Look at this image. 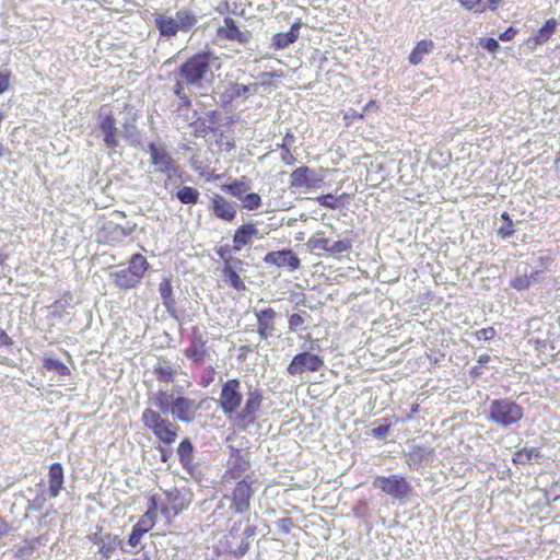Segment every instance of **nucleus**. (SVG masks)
I'll use <instances>...</instances> for the list:
<instances>
[{
  "label": "nucleus",
  "instance_id": "obj_1",
  "mask_svg": "<svg viewBox=\"0 0 560 560\" xmlns=\"http://www.w3.org/2000/svg\"><path fill=\"white\" fill-rule=\"evenodd\" d=\"M243 398L238 378H230L222 384L218 399L219 408L225 418L241 431H245L256 423L264 401V396L258 389L246 394L245 405L241 408Z\"/></svg>",
  "mask_w": 560,
  "mask_h": 560
},
{
  "label": "nucleus",
  "instance_id": "obj_2",
  "mask_svg": "<svg viewBox=\"0 0 560 560\" xmlns=\"http://www.w3.org/2000/svg\"><path fill=\"white\" fill-rule=\"evenodd\" d=\"M217 57L210 50H201L188 57L177 69V77L173 93L179 98L178 109H188L192 102L186 88L200 89L211 74V67Z\"/></svg>",
  "mask_w": 560,
  "mask_h": 560
},
{
  "label": "nucleus",
  "instance_id": "obj_3",
  "mask_svg": "<svg viewBox=\"0 0 560 560\" xmlns=\"http://www.w3.org/2000/svg\"><path fill=\"white\" fill-rule=\"evenodd\" d=\"M141 422L158 443L161 460L167 462L171 457V448L180 435V425L153 408H145L142 411Z\"/></svg>",
  "mask_w": 560,
  "mask_h": 560
},
{
  "label": "nucleus",
  "instance_id": "obj_4",
  "mask_svg": "<svg viewBox=\"0 0 560 560\" xmlns=\"http://www.w3.org/2000/svg\"><path fill=\"white\" fill-rule=\"evenodd\" d=\"M152 404L162 416L170 412L179 422L190 423L199 416L201 401L187 396L177 395L171 390H158L152 397Z\"/></svg>",
  "mask_w": 560,
  "mask_h": 560
},
{
  "label": "nucleus",
  "instance_id": "obj_5",
  "mask_svg": "<svg viewBox=\"0 0 560 560\" xmlns=\"http://www.w3.org/2000/svg\"><path fill=\"white\" fill-rule=\"evenodd\" d=\"M524 417V409L511 398L493 399L489 407L488 419L500 427H511Z\"/></svg>",
  "mask_w": 560,
  "mask_h": 560
},
{
  "label": "nucleus",
  "instance_id": "obj_6",
  "mask_svg": "<svg viewBox=\"0 0 560 560\" xmlns=\"http://www.w3.org/2000/svg\"><path fill=\"white\" fill-rule=\"evenodd\" d=\"M148 269L147 258L141 254H133L128 261V267L113 272L110 277L118 288L132 289L141 282Z\"/></svg>",
  "mask_w": 560,
  "mask_h": 560
},
{
  "label": "nucleus",
  "instance_id": "obj_7",
  "mask_svg": "<svg viewBox=\"0 0 560 560\" xmlns=\"http://www.w3.org/2000/svg\"><path fill=\"white\" fill-rule=\"evenodd\" d=\"M97 128L100 129L104 145L109 150H116L120 143V130L113 107L104 104L97 112Z\"/></svg>",
  "mask_w": 560,
  "mask_h": 560
},
{
  "label": "nucleus",
  "instance_id": "obj_8",
  "mask_svg": "<svg viewBox=\"0 0 560 560\" xmlns=\"http://www.w3.org/2000/svg\"><path fill=\"white\" fill-rule=\"evenodd\" d=\"M373 487L396 500H406L413 491L411 483L402 475L376 476Z\"/></svg>",
  "mask_w": 560,
  "mask_h": 560
},
{
  "label": "nucleus",
  "instance_id": "obj_9",
  "mask_svg": "<svg viewBox=\"0 0 560 560\" xmlns=\"http://www.w3.org/2000/svg\"><path fill=\"white\" fill-rule=\"evenodd\" d=\"M252 468L250 456L248 452L232 447L226 462V468L222 476L223 482L241 480L246 476H254V472L247 474Z\"/></svg>",
  "mask_w": 560,
  "mask_h": 560
},
{
  "label": "nucleus",
  "instance_id": "obj_10",
  "mask_svg": "<svg viewBox=\"0 0 560 560\" xmlns=\"http://www.w3.org/2000/svg\"><path fill=\"white\" fill-rule=\"evenodd\" d=\"M158 499L160 500L159 511L167 523H171L190 504V498L177 488L164 491L163 497Z\"/></svg>",
  "mask_w": 560,
  "mask_h": 560
},
{
  "label": "nucleus",
  "instance_id": "obj_11",
  "mask_svg": "<svg viewBox=\"0 0 560 560\" xmlns=\"http://www.w3.org/2000/svg\"><path fill=\"white\" fill-rule=\"evenodd\" d=\"M254 483L255 480L252 476H246L245 478L236 481L228 497L231 501L230 509L234 513L243 514L250 509V502L255 494V489L253 487Z\"/></svg>",
  "mask_w": 560,
  "mask_h": 560
},
{
  "label": "nucleus",
  "instance_id": "obj_12",
  "mask_svg": "<svg viewBox=\"0 0 560 560\" xmlns=\"http://www.w3.org/2000/svg\"><path fill=\"white\" fill-rule=\"evenodd\" d=\"M306 246L311 252L324 250L328 254L336 255L349 252L352 247V243L349 238L331 242V240L325 235V232L317 231L307 240Z\"/></svg>",
  "mask_w": 560,
  "mask_h": 560
},
{
  "label": "nucleus",
  "instance_id": "obj_13",
  "mask_svg": "<svg viewBox=\"0 0 560 560\" xmlns=\"http://www.w3.org/2000/svg\"><path fill=\"white\" fill-rule=\"evenodd\" d=\"M218 256L223 260L224 266L222 269V275L225 281L229 282V284L235 289L236 291H245L246 284L244 280L238 276L234 267L232 266V262H234L235 267L242 268L243 261L241 259L233 260L231 257V249L229 245L220 246L217 249Z\"/></svg>",
  "mask_w": 560,
  "mask_h": 560
},
{
  "label": "nucleus",
  "instance_id": "obj_14",
  "mask_svg": "<svg viewBox=\"0 0 560 560\" xmlns=\"http://www.w3.org/2000/svg\"><path fill=\"white\" fill-rule=\"evenodd\" d=\"M324 185V177L308 166H300L291 173L290 186L298 189H316Z\"/></svg>",
  "mask_w": 560,
  "mask_h": 560
},
{
  "label": "nucleus",
  "instance_id": "obj_15",
  "mask_svg": "<svg viewBox=\"0 0 560 560\" xmlns=\"http://www.w3.org/2000/svg\"><path fill=\"white\" fill-rule=\"evenodd\" d=\"M324 365V360L311 352H301L293 357L287 371L290 375H300L305 372H317Z\"/></svg>",
  "mask_w": 560,
  "mask_h": 560
},
{
  "label": "nucleus",
  "instance_id": "obj_16",
  "mask_svg": "<svg viewBox=\"0 0 560 560\" xmlns=\"http://www.w3.org/2000/svg\"><path fill=\"white\" fill-rule=\"evenodd\" d=\"M209 209L217 219L229 223L233 222L237 215V203L220 194L212 195Z\"/></svg>",
  "mask_w": 560,
  "mask_h": 560
},
{
  "label": "nucleus",
  "instance_id": "obj_17",
  "mask_svg": "<svg viewBox=\"0 0 560 560\" xmlns=\"http://www.w3.org/2000/svg\"><path fill=\"white\" fill-rule=\"evenodd\" d=\"M255 238H260L259 230L257 224L254 222H246L241 224L233 234L232 238V247H230L232 252H241L244 248H249Z\"/></svg>",
  "mask_w": 560,
  "mask_h": 560
},
{
  "label": "nucleus",
  "instance_id": "obj_18",
  "mask_svg": "<svg viewBox=\"0 0 560 560\" xmlns=\"http://www.w3.org/2000/svg\"><path fill=\"white\" fill-rule=\"evenodd\" d=\"M208 341L198 328L192 329V338L184 355L195 363H202L209 355Z\"/></svg>",
  "mask_w": 560,
  "mask_h": 560
},
{
  "label": "nucleus",
  "instance_id": "obj_19",
  "mask_svg": "<svg viewBox=\"0 0 560 560\" xmlns=\"http://www.w3.org/2000/svg\"><path fill=\"white\" fill-rule=\"evenodd\" d=\"M264 261L267 265H273L279 268L288 267L290 270H296L301 266V260L292 249H282L269 252L265 255Z\"/></svg>",
  "mask_w": 560,
  "mask_h": 560
},
{
  "label": "nucleus",
  "instance_id": "obj_20",
  "mask_svg": "<svg viewBox=\"0 0 560 560\" xmlns=\"http://www.w3.org/2000/svg\"><path fill=\"white\" fill-rule=\"evenodd\" d=\"M152 164L159 167L161 173L171 174L177 171L176 163L165 148L154 143L149 144Z\"/></svg>",
  "mask_w": 560,
  "mask_h": 560
},
{
  "label": "nucleus",
  "instance_id": "obj_21",
  "mask_svg": "<svg viewBox=\"0 0 560 560\" xmlns=\"http://www.w3.org/2000/svg\"><path fill=\"white\" fill-rule=\"evenodd\" d=\"M160 500L156 495H150L148 498V510L145 513L139 518V521L133 526L135 529L139 530L142 534L149 533L156 523L158 511H159Z\"/></svg>",
  "mask_w": 560,
  "mask_h": 560
},
{
  "label": "nucleus",
  "instance_id": "obj_22",
  "mask_svg": "<svg viewBox=\"0 0 560 560\" xmlns=\"http://www.w3.org/2000/svg\"><path fill=\"white\" fill-rule=\"evenodd\" d=\"M255 315L257 319V332L259 337L262 339L271 337L276 330V311L271 307H268L256 312Z\"/></svg>",
  "mask_w": 560,
  "mask_h": 560
},
{
  "label": "nucleus",
  "instance_id": "obj_23",
  "mask_svg": "<svg viewBox=\"0 0 560 560\" xmlns=\"http://www.w3.org/2000/svg\"><path fill=\"white\" fill-rule=\"evenodd\" d=\"M65 485V470L60 463H52L48 467V495L57 498Z\"/></svg>",
  "mask_w": 560,
  "mask_h": 560
},
{
  "label": "nucleus",
  "instance_id": "obj_24",
  "mask_svg": "<svg viewBox=\"0 0 560 560\" xmlns=\"http://www.w3.org/2000/svg\"><path fill=\"white\" fill-rule=\"evenodd\" d=\"M218 35L228 40H236L240 44H246L249 39V35L241 32L235 21L230 16L224 19V26L219 27Z\"/></svg>",
  "mask_w": 560,
  "mask_h": 560
},
{
  "label": "nucleus",
  "instance_id": "obj_25",
  "mask_svg": "<svg viewBox=\"0 0 560 560\" xmlns=\"http://www.w3.org/2000/svg\"><path fill=\"white\" fill-rule=\"evenodd\" d=\"M154 23L161 36L174 37L179 32L176 18L173 19L172 16L156 13L154 15Z\"/></svg>",
  "mask_w": 560,
  "mask_h": 560
},
{
  "label": "nucleus",
  "instance_id": "obj_26",
  "mask_svg": "<svg viewBox=\"0 0 560 560\" xmlns=\"http://www.w3.org/2000/svg\"><path fill=\"white\" fill-rule=\"evenodd\" d=\"M176 453L184 469L190 470L195 458V448L189 438H184L177 445Z\"/></svg>",
  "mask_w": 560,
  "mask_h": 560
},
{
  "label": "nucleus",
  "instance_id": "obj_27",
  "mask_svg": "<svg viewBox=\"0 0 560 560\" xmlns=\"http://www.w3.org/2000/svg\"><path fill=\"white\" fill-rule=\"evenodd\" d=\"M557 28V21L555 19H549L545 22V24L537 31L535 36L527 39L528 44H533V46H540L547 43L551 36L555 34Z\"/></svg>",
  "mask_w": 560,
  "mask_h": 560
},
{
  "label": "nucleus",
  "instance_id": "obj_28",
  "mask_svg": "<svg viewBox=\"0 0 560 560\" xmlns=\"http://www.w3.org/2000/svg\"><path fill=\"white\" fill-rule=\"evenodd\" d=\"M433 49L434 43L431 39H421L409 54L408 61L410 65L417 66L422 62L424 55L430 54Z\"/></svg>",
  "mask_w": 560,
  "mask_h": 560
},
{
  "label": "nucleus",
  "instance_id": "obj_29",
  "mask_svg": "<svg viewBox=\"0 0 560 560\" xmlns=\"http://www.w3.org/2000/svg\"><path fill=\"white\" fill-rule=\"evenodd\" d=\"M249 179L246 176H242L238 179H234L231 183L222 185V189L231 196L242 199L243 195L249 190Z\"/></svg>",
  "mask_w": 560,
  "mask_h": 560
},
{
  "label": "nucleus",
  "instance_id": "obj_30",
  "mask_svg": "<svg viewBox=\"0 0 560 560\" xmlns=\"http://www.w3.org/2000/svg\"><path fill=\"white\" fill-rule=\"evenodd\" d=\"M541 456L540 451L536 447H523L513 454L512 463L514 465L533 464L534 460Z\"/></svg>",
  "mask_w": 560,
  "mask_h": 560
},
{
  "label": "nucleus",
  "instance_id": "obj_31",
  "mask_svg": "<svg viewBox=\"0 0 560 560\" xmlns=\"http://www.w3.org/2000/svg\"><path fill=\"white\" fill-rule=\"evenodd\" d=\"M176 20L180 32H189L198 23L197 15L188 9L177 11Z\"/></svg>",
  "mask_w": 560,
  "mask_h": 560
},
{
  "label": "nucleus",
  "instance_id": "obj_32",
  "mask_svg": "<svg viewBox=\"0 0 560 560\" xmlns=\"http://www.w3.org/2000/svg\"><path fill=\"white\" fill-rule=\"evenodd\" d=\"M153 373L159 382L166 384L173 383L177 374L176 370L164 360L154 365Z\"/></svg>",
  "mask_w": 560,
  "mask_h": 560
},
{
  "label": "nucleus",
  "instance_id": "obj_33",
  "mask_svg": "<svg viewBox=\"0 0 560 560\" xmlns=\"http://www.w3.org/2000/svg\"><path fill=\"white\" fill-rule=\"evenodd\" d=\"M299 25L294 24L287 33H277L272 37V45L276 49H283L293 44L298 39V34L294 32Z\"/></svg>",
  "mask_w": 560,
  "mask_h": 560
},
{
  "label": "nucleus",
  "instance_id": "obj_34",
  "mask_svg": "<svg viewBox=\"0 0 560 560\" xmlns=\"http://www.w3.org/2000/svg\"><path fill=\"white\" fill-rule=\"evenodd\" d=\"M159 292L161 294L163 305L170 311L175 304V300L173 296V285L170 278H164L160 282Z\"/></svg>",
  "mask_w": 560,
  "mask_h": 560
},
{
  "label": "nucleus",
  "instance_id": "obj_35",
  "mask_svg": "<svg viewBox=\"0 0 560 560\" xmlns=\"http://www.w3.org/2000/svg\"><path fill=\"white\" fill-rule=\"evenodd\" d=\"M176 196L182 203L196 205L199 201L200 192L194 187L183 186Z\"/></svg>",
  "mask_w": 560,
  "mask_h": 560
},
{
  "label": "nucleus",
  "instance_id": "obj_36",
  "mask_svg": "<svg viewBox=\"0 0 560 560\" xmlns=\"http://www.w3.org/2000/svg\"><path fill=\"white\" fill-rule=\"evenodd\" d=\"M135 228H124L119 224L108 223L104 226V230L107 232V238L112 241H116L122 237L129 236L133 232Z\"/></svg>",
  "mask_w": 560,
  "mask_h": 560
},
{
  "label": "nucleus",
  "instance_id": "obj_37",
  "mask_svg": "<svg viewBox=\"0 0 560 560\" xmlns=\"http://www.w3.org/2000/svg\"><path fill=\"white\" fill-rule=\"evenodd\" d=\"M43 365L48 371H55L60 376H69L70 369L61 361L52 358H45L43 361Z\"/></svg>",
  "mask_w": 560,
  "mask_h": 560
},
{
  "label": "nucleus",
  "instance_id": "obj_38",
  "mask_svg": "<svg viewBox=\"0 0 560 560\" xmlns=\"http://www.w3.org/2000/svg\"><path fill=\"white\" fill-rule=\"evenodd\" d=\"M243 208L247 210H256L261 206V198L256 192L246 194L242 197Z\"/></svg>",
  "mask_w": 560,
  "mask_h": 560
},
{
  "label": "nucleus",
  "instance_id": "obj_39",
  "mask_svg": "<svg viewBox=\"0 0 560 560\" xmlns=\"http://www.w3.org/2000/svg\"><path fill=\"white\" fill-rule=\"evenodd\" d=\"M532 284V277L527 275L517 276L511 280V287L517 291L526 290Z\"/></svg>",
  "mask_w": 560,
  "mask_h": 560
},
{
  "label": "nucleus",
  "instance_id": "obj_40",
  "mask_svg": "<svg viewBox=\"0 0 560 560\" xmlns=\"http://www.w3.org/2000/svg\"><path fill=\"white\" fill-rule=\"evenodd\" d=\"M288 323H289V330L291 332H296L298 330H300L303 327L305 319L301 314H292L289 317Z\"/></svg>",
  "mask_w": 560,
  "mask_h": 560
},
{
  "label": "nucleus",
  "instance_id": "obj_41",
  "mask_svg": "<svg viewBox=\"0 0 560 560\" xmlns=\"http://www.w3.org/2000/svg\"><path fill=\"white\" fill-rule=\"evenodd\" d=\"M343 121L347 127L351 126L357 120H362L364 118L363 113H359L354 109H349L343 114Z\"/></svg>",
  "mask_w": 560,
  "mask_h": 560
},
{
  "label": "nucleus",
  "instance_id": "obj_42",
  "mask_svg": "<svg viewBox=\"0 0 560 560\" xmlns=\"http://www.w3.org/2000/svg\"><path fill=\"white\" fill-rule=\"evenodd\" d=\"M317 201L320 206L325 208L336 209L338 207L336 198L332 194L322 195L317 197Z\"/></svg>",
  "mask_w": 560,
  "mask_h": 560
},
{
  "label": "nucleus",
  "instance_id": "obj_43",
  "mask_svg": "<svg viewBox=\"0 0 560 560\" xmlns=\"http://www.w3.org/2000/svg\"><path fill=\"white\" fill-rule=\"evenodd\" d=\"M459 3L467 10H475L476 12H485L486 7L481 5L482 0H458Z\"/></svg>",
  "mask_w": 560,
  "mask_h": 560
},
{
  "label": "nucleus",
  "instance_id": "obj_44",
  "mask_svg": "<svg viewBox=\"0 0 560 560\" xmlns=\"http://www.w3.org/2000/svg\"><path fill=\"white\" fill-rule=\"evenodd\" d=\"M39 542L40 541L38 538L28 540V541H26V544L23 547L19 548L18 553L20 556H30L34 552V550L39 545Z\"/></svg>",
  "mask_w": 560,
  "mask_h": 560
},
{
  "label": "nucleus",
  "instance_id": "obj_45",
  "mask_svg": "<svg viewBox=\"0 0 560 560\" xmlns=\"http://www.w3.org/2000/svg\"><path fill=\"white\" fill-rule=\"evenodd\" d=\"M11 71H0V95L9 91L11 86Z\"/></svg>",
  "mask_w": 560,
  "mask_h": 560
},
{
  "label": "nucleus",
  "instance_id": "obj_46",
  "mask_svg": "<svg viewBox=\"0 0 560 560\" xmlns=\"http://www.w3.org/2000/svg\"><path fill=\"white\" fill-rule=\"evenodd\" d=\"M495 329L493 327L481 328L475 332L478 340H492L495 337Z\"/></svg>",
  "mask_w": 560,
  "mask_h": 560
},
{
  "label": "nucleus",
  "instance_id": "obj_47",
  "mask_svg": "<svg viewBox=\"0 0 560 560\" xmlns=\"http://www.w3.org/2000/svg\"><path fill=\"white\" fill-rule=\"evenodd\" d=\"M383 421L386 423L380 424L372 430V434L375 438H384L388 434L390 430L392 423L388 421V419H383Z\"/></svg>",
  "mask_w": 560,
  "mask_h": 560
},
{
  "label": "nucleus",
  "instance_id": "obj_48",
  "mask_svg": "<svg viewBox=\"0 0 560 560\" xmlns=\"http://www.w3.org/2000/svg\"><path fill=\"white\" fill-rule=\"evenodd\" d=\"M215 371L212 366H209L201 375L200 385L203 387L209 386L214 381Z\"/></svg>",
  "mask_w": 560,
  "mask_h": 560
},
{
  "label": "nucleus",
  "instance_id": "obj_49",
  "mask_svg": "<svg viewBox=\"0 0 560 560\" xmlns=\"http://www.w3.org/2000/svg\"><path fill=\"white\" fill-rule=\"evenodd\" d=\"M479 45L491 52H495L499 49V43L494 38L480 39Z\"/></svg>",
  "mask_w": 560,
  "mask_h": 560
},
{
  "label": "nucleus",
  "instance_id": "obj_50",
  "mask_svg": "<svg viewBox=\"0 0 560 560\" xmlns=\"http://www.w3.org/2000/svg\"><path fill=\"white\" fill-rule=\"evenodd\" d=\"M117 537L114 538V540H116ZM116 549V545H115V541L113 542H107V544H103L101 547H100V553L103 555L104 558L108 559L110 558V556L113 555V552L115 551Z\"/></svg>",
  "mask_w": 560,
  "mask_h": 560
},
{
  "label": "nucleus",
  "instance_id": "obj_51",
  "mask_svg": "<svg viewBox=\"0 0 560 560\" xmlns=\"http://www.w3.org/2000/svg\"><path fill=\"white\" fill-rule=\"evenodd\" d=\"M144 536V534L140 533L139 530L135 529L132 527V530L129 535V538H128V545L131 546V547H137L140 541H141V538Z\"/></svg>",
  "mask_w": 560,
  "mask_h": 560
},
{
  "label": "nucleus",
  "instance_id": "obj_52",
  "mask_svg": "<svg viewBox=\"0 0 560 560\" xmlns=\"http://www.w3.org/2000/svg\"><path fill=\"white\" fill-rule=\"evenodd\" d=\"M516 35V30L512 26L508 27L503 33L499 35V39L503 42L512 40Z\"/></svg>",
  "mask_w": 560,
  "mask_h": 560
},
{
  "label": "nucleus",
  "instance_id": "obj_53",
  "mask_svg": "<svg viewBox=\"0 0 560 560\" xmlns=\"http://www.w3.org/2000/svg\"><path fill=\"white\" fill-rule=\"evenodd\" d=\"M514 232L515 231L513 229V221H510V223L506 226H501L498 231L499 235H501L503 238L512 236Z\"/></svg>",
  "mask_w": 560,
  "mask_h": 560
},
{
  "label": "nucleus",
  "instance_id": "obj_54",
  "mask_svg": "<svg viewBox=\"0 0 560 560\" xmlns=\"http://www.w3.org/2000/svg\"><path fill=\"white\" fill-rule=\"evenodd\" d=\"M291 526L292 520L290 517H284L278 521V527L284 533H289Z\"/></svg>",
  "mask_w": 560,
  "mask_h": 560
},
{
  "label": "nucleus",
  "instance_id": "obj_55",
  "mask_svg": "<svg viewBox=\"0 0 560 560\" xmlns=\"http://www.w3.org/2000/svg\"><path fill=\"white\" fill-rule=\"evenodd\" d=\"M13 345L12 338L0 328V346L10 347Z\"/></svg>",
  "mask_w": 560,
  "mask_h": 560
},
{
  "label": "nucleus",
  "instance_id": "obj_56",
  "mask_svg": "<svg viewBox=\"0 0 560 560\" xmlns=\"http://www.w3.org/2000/svg\"><path fill=\"white\" fill-rule=\"evenodd\" d=\"M503 3V0H487V7L490 11H497L500 5Z\"/></svg>",
  "mask_w": 560,
  "mask_h": 560
},
{
  "label": "nucleus",
  "instance_id": "obj_57",
  "mask_svg": "<svg viewBox=\"0 0 560 560\" xmlns=\"http://www.w3.org/2000/svg\"><path fill=\"white\" fill-rule=\"evenodd\" d=\"M209 131H212V128L206 126L205 124H201V126L196 129V132L202 136L207 135Z\"/></svg>",
  "mask_w": 560,
  "mask_h": 560
},
{
  "label": "nucleus",
  "instance_id": "obj_58",
  "mask_svg": "<svg viewBox=\"0 0 560 560\" xmlns=\"http://www.w3.org/2000/svg\"><path fill=\"white\" fill-rule=\"evenodd\" d=\"M9 530L8 523L3 520H0V537H2L4 534H7Z\"/></svg>",
  "mask_w": 560,
  "mask_h": 560
},
{
  "label": "nucleus",
  "instance_id": "obj_59",
  "mask_svg": "<svg viewBox=\"0 0 560 560\" xmlns=\"http://www.w3.org/2000/svg\"><path fill=\"white\" fill-rule=\"evenodd\" d=\"M530 342L535 345L536 349L544 348L547 345V341L542 339H534Z\"/></svg>",
  "mask_w": 560,
  "mask_h": 560
},
{
  "label": "nucleus",
  "instance_id": "obj_60",
  "mask_svg": "<svg viewBox=\"0 0 560 560\" xmlns=\"http://www.w3.org/2000/svg\"><path fill=\"white\" fill-rule=\"evenodd\" d=\"M373 107H377L375 100H371L365 104V106L363 107V114Z\"/></svg>",
  "mask_w": 560,
  "mask_h": 560
},
{
  "label": "nucleus",
  "instance_id": "obj_61",
  "mask_svg": "<svg viewBox=\"0 0 560 560\" xmlns=\"http://www.w3.org/2000/svg\"><path fill=\"white\" fill-rule=\"evenodd\" d=\"M490 361V355L489 354H481L478 357V363L483 365L486 363H488Z\"/></svg>",
  "mask_w": 560,
  "mask_h": 560
},
{
  "label": "nucleus",
  "instance_id": "obj_62",
  "mask_svg": "<svg viewBox=\"0 0 560 560\" xmlns=\"http://www.w3.org/2000/svg\"><path fill=\"white\" fill-rule=\"evenodd\" d=\"M8 254L0 252V266H3L8 260Z\"/></svg>",
  "mask_w": 560,
  "mask_h": 560
},
{
  "label": "nucleus",
  "instance_id": "obj_63",
  "mask_svg": "<svg viewBox=\"0 0 560 560\" xmlns=\"http://www.w3.org/2000/svg\"><path fill=\"white\" fill-rule=\"evenodd\" d=\"M501 219H502V220H504V221H506V222H508V224L510 223V221H512L508 212H503V213L501 214Z\"/></svg>",
  "mask_w": 560,
  "mask_h": 560
},
{
  "label": "nucleus",
  "instance_id": "obj_64",
  "mask_svg": "<svg viewBox=\"0 0 560 560\" xmlns=\"http://www.w3.org/2000/svg\"><path fill=\"white\" fill-rule=\"evenodd\" d=\"M470 374H471V375H476V376H477V375H480L479 368L474 366V368L471 369V371H470Z\"/></svg>",
  "mask_w": 560,
  "mask_h": 560
}]
</instances>
